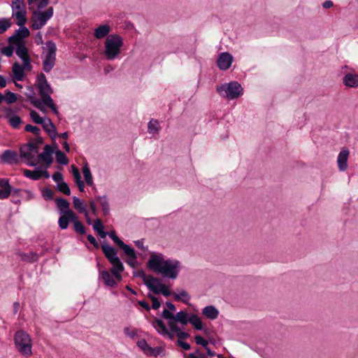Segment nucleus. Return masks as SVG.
<instances>
[{
	"instance_id": "obj_31",
	"label": "nucleus",
	"mask_w": 358,
	"mask_h": 358,
	"mask_svg": "<svg viewBox=\"0 0 358 358\" xmlns=\"http://www.w3.org/2000/svg\"><path fill=\"white\" fill-rule=\"evenodd\" d=\"M101 278L103 280L104 283L108 287H114L117 285L116 281L108 271H102L101 273Z\"/></svg>"
},
{
	"instance_id": "obj_18",
	"label": "nucleus",
	"mask_w": 358,
	"mask_h": 358,
	"mask_svg": "<svg viewBox=\"0 0 358 358\" xmlns=\"http://www.w3.org/2000/svg\"><path fill=\"white\" fill-rule=\"evenodd\" d=\"M76 213L73 210H68L65 215H62L58 220V224L61 229H66L69 226V222L75 220Z\"/></svg>"
},
{
	"instance_id": "obj_49",
	"label": "nucleus",
	"mask_w": 358,
	"mask_h": 358,
	"mask_svg": "<svg viewBox=\"0 0 358 358\" xmlns=\"http://www.w3.org/2000/svg\"><path fill=\"white\" fill-rule=\"evenodd\" d=\"M41 193L45 200H52L53 199L54 192L48 187H44L41 190Z\"/></svg>"
},
{
	"instance_id": "obj_27",
	"label": "nucleus",
	"mask_w": 358,
	"mask_h": 358,
	"mask_svg": "<svg viewBox=\"0 0 358 358\" xmlns=\"http://www.w3.org/2000/svg\"><path fill=\"white\" fill-rule=\"evenodd\" d=\"M96 200L98 201L100 203V206L102 209V212L103 215L106 216L110 213V204L108 199L106 195L103 196H96Z\"/></svg>"
},
{
	"instance_id": "obj_60",
	"label": "nucleus",
	"mask_w": 358,
	"mask_h": 358,
	"mask_svg": "<svg viewBox=\"0 0 358 358\" xmlns=\"http://www.w3.org/2000/svg\"><path fill=\"white\" fill-rule=\"evenodd\" d=\"M52 178L58 184L59 182L63 181V175L62 174V173L57 171L52 174Z\"/></svg>"
},
{
	"instance_id": "obj_3",
	"label": "nucleus",
	"mask_w": 358,
	"mask_h": 358,
	"mask_svg": "<svg viewBox=\"0 0 358 358\" xmlns=\"http://www.w3.org/2000/svg\"><path fill=\"white\" fill-rule=\"evenodd\" d=\"M123 45V39L118 34H111L108 36L105 41L104 55L108 60H113L120 53Z\"/></svg>"
},
{
	"instance_id": "obj_21",
	"label": "nucleus",
	"mask_w": 358,
	"mask_h": 358,
	"mask_svg": "<svg viewBox=\"0 0 358 358\" xmlns=\"http://www.w3.org/2000/svg\"><path fill=\"white\" fill-rule=\"evenodd\" d=\"M343 84L348 87H358V74L347 73L343 78Z\"/></svg>"
},
{
	"instance_id": "obj_2",
	"label": "nucleus",
	"mask_w": 358,
	"mask_h": 358,
	"mask_svg": "<svg viewBox=\"0 0 358 358\" xmlns=\"http://www.w3.org/2000/svg\"><path fill=\"white\" fill-rule=\"evenodd\" d=\"M14 344L17 352L24 357H29L32 355V341L26 331L19 330L15 332Z\"/></svg>"
},
{
	"instance_id": "obj_22",
	"label": "nucleus",
	"mask_w": 358,
	"mask_h": 358,
	"mask_svg": "<svg viewBox=\"0 0 358 358\" xmlns=\"http://www.w3.org/2000/svg\"><path fill=\"white\" fill-rule=\"evenodd\" d=\"M41 125L43 127V129L45 131V132H47L49 134V136L52 138H55L56 137V136H57L56 127L49 117L46 118L44 120L43 123L41 124Z\"/></svg>"
},
{
	"instance_id": "obj_13",
	"label": "nucleus",
	"mask_w": 358,
	"mask_h": 358,
	"mask_svg": "<svg viewBox=\"0 0 358 358\" xmlns=\"http://www.w3.org/2000/svg\"><path fill=\"white\" fill-rule=\"evenodd\" d=\"M234 61L233 56L227 52H221L217 57V67L221 70H227L230 68Z\"/></svg>"
},
{
	"instance_id": "obj_11",
	"label": "nucleus",
	"mask_w": 358,
	"mask_h": 358,
	"mask_svg": "<svg viewBox=\"0 0 358 358\" xmlns=\"http://www.w3.org/2000/svg\"><path fill=\"white\" fill-rule=\"evenodd\" d=\"M37 87L40 96L44 94H51L53 90L48 83L46 77L43 73H41L36 78Z\"/></svg>"
},
{
	"instance_id": "obj_48",
	"label": "nucleus",
	"mask_w": 358,
	"mask_h": 358,
	"mask_svg": "<svg viewBox=\"0 0 358 358\" xmlns=\"http://www.w3.org/2000/svg\"><path fill=\"white\" fill-rule=\"evenodd\" d=\"M137 345L146 354L149 353L150 347L145 339L138 341Z\"/></svg>"
},
{
	"instance_id": "obj_29",
	"label": "nucleus",
	"mask_w": 358,
	"mask_h": 358,
	"mask_svg": "<svg viewBox=\"0 0 358 358\" xmlns=\"http://www.w3.org/2000/svg\"><path fill=\"white\" fill-rule=\"evenodd\" d=\"M13 73L14 77L18 81L23 80L24 76V67L22 66L18 62H15L13 65Z\"/></svg>"
},
{
	"instance_id": "obj_4",
	"label": "nucleus",
	"mask_w": 358,
	"mask_h": 358,
	"mask_svg": "<svg viewBox=\"0 0 358 358\" xmlns=\"http://www.w3.org/2000/svg\"><path fill=\"white\" fill-rule=\"evenodd\" d=\"M55 152L56 161L61 165H66L69 160L66 155L61 150H57L55 151V148L50 145H46L44 148V151L38 155V159L44 161L46 164V167L48 168L53 162L52 153Z\"/></svg>"
},
{
	"instance_id": "obj_59",
	"label": "nucleus",
	"mask_w": 358,
	"mask_h": 358,
	"mask_svg": "<svg viewBox=\"0 0 358 358\" xmlns=\"http://www.w3.org/2000/svg\"><path fill=\"white\" fill-rule=\"evenodd\" d=\"M30 150L36 155L38 152V145L35 144L34 142H29L26 144Z\"/></svg>"
},
{
	"instance_id": "obj_17",
	"label": "nucleus",
	"mask_w": 358,
	"mask_h": 358,
	"mask_svg": "<svg viewBox=\"0 0 358 358\" xmlns=\"http://www.w3.org/2000/svg\"><path fill=\"white\" fill-rule=\"evenodd\" d=\"M27 92L25 93L26 96L29 99L30 103L40 110H43V107L41 100L36 97L34 90L31 86H27Z\"/></svg>"
},
{
	"instance_id": "obj_53",
	"label": "nucleus",
	"mask_w": 358,
	"mask_h": 358,
	"mask_svg": "<svg viewBox=\"0 0 358 358\" xmlns=\"http://www.w3.org/2000/svg\"><path fill=\"white\" fill-rule=\"evenodd\" d=\"M24 130L27 131L32 132L36 136H38L41 134L40 128L36 126H33L31 124H27L24 127Z\"/></svg>"
},
{
	"instance_id": "obj_6",
	"label": "nucleus",
	"mask_w": 358,
	"mask_h": 358,
	"mask_svg": "<svg viewBox=\"0 0 358 358\" xmlns=\"http://www.w3.org/2000/svg\"><path fill=\"white\" fill-rule=\"evenodd\" d=\"M217 91L222 96L234 99L242 94L243 88L238 82L232 81L227 85H222L217 87Z\"/></svg>"
},
{
	"instance_id": "obj_24",
	"label": "nucleus",
	"mask_w": 358,
	"mask_h": 358,
	"mask_svg": "<svg viewBox=\"0 0 358 358\" xmlns=\"http://www.w3.org/2000/svg\"><path fill=\"white\" fill-rule=\"evenodd\" d=\"M55 203L57 204L58 212L61 215H65L66 211L71 210L69 208V202L64 198H57L55 199Z\"/></svg>"
},
{
	"instance_id": "obj_23",
	"label": "nucleus",
	"mask_w": 358,
	"mask_h": 358,
	"mask_svg": "<svg viewBox=\"0 0 358 358\" xmlns=\"http://www.w3.org/2000/svg\"><path fill=\"white\" fill-rule=\"evenodd\" d=\"M134 277H140L143 280L144 284L148 287V285H151L152 282H158V278L152 275H146L144 271L140 270L133 272Z\"/></svg>"
},
{
	"instance_id": "obj_40",
	"label": "nucleus",
	"mask_w": 358,
	"mask_h": 358,
	"mask_svg": "<svg viewBox=\"0 0 358 358\" xmlns=\"http://www.w3.org/2000/svg\"><path fill=\"white\" fill-rule=\"evenodd\" d=\"M56 188L59 192H60L66 195L69 196L71 194L70 187H69V185L64 181H62L61 182H59L57 185Z\"/></svg>"
},
{
	"instance_id": "obj_28",
	"label": "nucleus",
	"mask_w": 358,
	"mask_h": 358,
	"mask_svg": "<svg viewBox=\"0 0 358 358\" xmlns=\"http://www.w3.org/2000/svg\"><path fill=\"white\" fill-rule=\"evenodd\" d=\"M202 313L210 320H215L219 315L218 310L213 306H207L202 310Z\"/></svg>"
},
{
	"instance_id": "obj_47",
	"label": "nucleus",
	"mask_w": 358,
	"mask_h": 358,
	"mask_svg": "<svg viewBox=\"0 0 358 358\" xmlns=\"http://www.w3.org/2000/svg\"><path fill=\"white\" fill-rule=\"evenodd\" d=\"M24 0H14L12 4L13 10H26L24 9Z\"/></svg>"
},
{
	"instance_id": "obj_14",
	"label": "nucleus",
	"mask_w": 358,
	"mask_h": 358,
	"mask_svg": "<svg viewBox=\"0 0 358 358\" xmlns=\"http://www.w3.org/2000/svg\"><path fill=\"white\" fill-rule=\"evenodd\" d=\"M148 288L155 294H162L164 296H169L173 294L166 286L161 282L159 278L158 282H154L151 285H148Z\"/></svg>"
},
{
	"instance_id": "obj_58",
	"label": "nucleus",
	"mask_w": 358,
	"mask_h": 358,
	"mask_svg": "<svg viewBox=\"0 0 358 358\" xmlns=\"http://www.w3.org/2000/svg\"><path fill=\"white\" fill-rule=\"evenodd\" d=\"M124 333L126 336L131 338H134L137 334L136 330L131 329L129 327H125L124 329Z\"/></svg>"
},
{
	"instance_id": "obj_46",
	"label": "nucleus",
	"mask_w": 358,
	"mask_h": 358,
	"mask_svg": "<svg viewBox=\"0 0 358 358\" xmlns=\"http://www.w3.org/2000/svg\"><path fill=\"white\" fill-rule=\"evenodd\" d=\"M3 96H4V100L8 104H11V103L15 102L17 100L16 94L9 90H7L6 92V94Z\"/></svg>"
},
{
	"instance_id": "obj_36",
	"label": "nucleus",
	"mask_w": 358,
	"mask_h": 358,
	"mask_svg": "<svg viewBox=\"0 0 358 358\" xmlns=\"http://www.w3.org/2000/svg\"><path fill=\"white\" fill-rule=\"evenodd\" d=\"M83 173L87 185L89 186H92L94 185L93 178L90 171V169L87 164L83 166Z\"/></svg>"
},
{
	"instance_id": "obj_57",
	"label": "nucleus",
	"mask_w": 358,
	"mask_h": 358,
	"mask_svg": "<svg viewBox=\"0 0 358 358\" xmlns=\"http://www.w3.org/2000/svg\"><path fill=\"white\" fill-rule=\"evenodd\" d=\"M1 53L7 57H11L13 54V47L12 45L4 47L1 50Z\"/></svg>"
},
{
	"instance_id": "obj_35",
	"label": "nucleus",
	"mask_w": 358,
	"mask_h": 358,
	"mask_svg": "<svg viewBox=\"0 0 358 358\" xmlns=\"http://www.w3.org/2000/svg\"><path fill=\"white\" fill-rule=\"evenodd\" d=\"M93 229L103 238L107 236L106 232L104 231V225L100 219H97L93 226Z\"/></svg>"
},
{
	"instance_id": "obj_62",
	"label": "nucleus",
	"mask_w": 358,
	"mask_h": 358,
	"mask_svg": "<svg viewBox=\"0 0 358 358\" xmlns=\"http://www.w3.org/2000/svg\"><path fill=\"white\" fill-rule=\"evenodd\" d=\"M50 3V0H37V8L41 10L46 7Z\"/></svg>"
},
{
	"instance_id": "obj_33",
	"label": "nucleus",
	"mask_w": 358,
	"mask_h": 358,
	"mask_svg": "<svg viewBox=\"0 0 358 358\" xmlns=\"http://www.w3.org/2000/svg\"><path fill=\"white\" fill-rule=\"evenodd\" d=\"M189 322L196 330L203 329V323L199 317L196 314H192L189 317Z\"/></svg>"
},
{
	"instance_id": "obj_30",
	"label": "nucleus",
	"mask_w": 358,
	"mask_h": 358,
	"mask_svg": "<svg viewBox=\"0 0 358 358\" xmlns=\"http://www.w3.org/2000/svg\"><path fill=\"white\" fill-rule=\"evenodd\" d=\"M17 255L21 257V259L22 261L29 262V263L36 262L38 259V255L36 252H30L28 253L18 252Z\"/></svg>"
},
{
	"instance_id": "obj_8",
	"label": "nucleus",
	"mask_w": 358,
	"mask_h": 358,
	"mask_svg": "<svg viewBox=\"0 0 358 358\" xmlns=\"http://www.w3.org/2000/svg\"><path fill=\"white\" fill-rule=\"evenodd\" d=\"M53 15V8L50 7L44 12H35L31 17V28L35 30L41 29Z\"/></svg>"
},
{
	"instance_id": "obj_55",
	"label": "nucleus",
	"mask_w": 358,
	"mask_h": 358,
	"mask_svg": "<svg viewBox=\"0 0 358 358\" xmlns=\"http://www.w3.org/2000/svg\"><path fill=\"white\" fill-rule=\"evenodd\" d=\"M148 296L152 302V308L155 310H157L161 306L160 301L158 300V299L156 296H155L153 295L149 294Z\"/></svg>"
},
{
	"instance_id": "obj_37",
	"label": "nucleus",
	"mask_w": 358,
	"mask_h": 358,
	"mask_svg": "<svg viewBox=\"0 0 358 358\" xmlns=\"http://www.w3.org/2000/svg\"><path fill=\"white\" fill-rule=\"evenodd\" d=\"M72 222L73 224V227L76 232L82 235L86 233V229L84 224L80 221L78 220V217L77 216L76 214L75 220H73Z\"/></svg>"
},
{
	"instance_id": "obj_15",
	"label": "nucleus",
	"mask_w": 358,
	"mask_h": 358,
	"mask_svg": "<svg viewBox=\"0 0 358 358\" xmlns=\"http://www.w3.org/2000/svg\"><path fill=\"white\" fill-rule=\"evenodd\" d=\"M350 151L347 148H341L337 158V164L338 170L343 172L348 169V159Z\"/></svg>"
},
{
	"instance_id": "obj_38",
	"label": "nucleus",
	"mask_w": 358,
	"mask_h": 358,
	"mask_svg": "<svg viewBox=\"0 0 358 358\" xmlns=\"http://www.w3.org/2000/svg\"><path fill=\"white\" fill-rule=\"evenodd\" d=\"M73 203L74 208L78 211V213H83L87 210L86 206L84 204L83 201L80 200L79 198L73 196Z\"/></svg>"
},
{
	"instance_id": "obj_64",
	"label": "nucleus",
	"mask_w": 358,
	"mask_h": 358,
	"mask_svg": "<svg viewBox=\"0 0 358 358\" xmlns=\"http://www.w3.org/2000/svg\"><path fill=\"white\" fill-rule=\"evenodd\" d=\"M134 243L136 246L143 251H146L148 250V248L144 246L143 239L136 241Z\"/></svg>"
},
{
	"instance_id": "obj_45",
	"label": "nucleus",
	"mask_w": 358,
	"mask_h": 358,
	"mask_svg": "<svg viewBox=\"0 0 358 358\" xmlns=\"http://www.w3.org/2000/svg\"><path fill=\"white\" fill-rule=\"evenodd\" d=\"M8 122L14 129H17L22 124V121L20 117L13 115L8 119Z\"/></svg>"
},
{
	"instance_id": "obj_52",
	"label": "nucleus",
	"mask_w": 358,
	"mask_h": 358,
	"mask_svg": "<svg viewBox=\"0 0 358 358\" xmlns=\"http://www.w3.org/2000/svg\"><path fill=\"white\" fill-rule=\"evenodd\" d=\"M10 27L8 20L3 18L0 20V34L5 32Z\"/></svg>"
},
{
	"instance_id": "obj_39",
	"label": "nucleus",
	"mask_w": 358,
	"mask_h": 358,
	"mask_svg": "<svg viewBox=\"0 0 358 358\" xmlns=\"http://www.w3.org/2000/svg\"><path fill=\"white\" fill-rule=\"evenodd\" d=\"M23 173L25 177L31 178L34 180H37L41 178V175L39 174V168H37L34 171L25 169L24 170Z\"/></svg>"
},
{
	"instance_id": "obj_43",
	"label": "nucleus",
	"mask_w": 358,
	"mask_h": 358,
	"mask_svg": "<svg viewBox=\"0 0 358 358\" xmlns=\"http://www.w3.org/2000/svg\"><path fill=\"white\" fill-rule=\"evenodd\" d=\"M159 122L157 120L152 119L148 125V131L150 134H155L159 131Z\"/></svg>"
},
{
	"instance_id": "obj_7",
	"label": "nucleus",
	"mask_w": 358,
	"mask_h": 358,
	"mask_svg": "<svg viewBox=\"0 0 358 358\" xmlns=\"http://www.w3.org/2000/svg\"><path fill=\"white\" fill-rule=\"evenodd\" d=\"M47 52L43 61V69L49 73L55 66L56 62V45L52 41L46 42Z\"/></svg>"
},
{
	"instance_id": "obj_9",
	"label": "nucleus",
	"mask_w": 358,
	"mask_h": 358,
	"mask_svg": "<svg viewBox=\"0 0 358 358\" xmlns=\"http://www.w3.org/2000/svg\"><path fill=\"white\" fill-rule=\"evenodd\" d=\"M113 242L117 244L120 248H122L124 252L129 257L137 259V255L134 248L130 247L129 245L124 243L116 234L115 231L106 232Z\"/></svg>"
},
{
	"instance_id": "obj_10",
	"label": "nucleus",
	"mask_w": 358,
	"mask_h": 358,
	"mask_svg": "<svg viewBox=\"0 0 358 358\" xmlns=\"http://www.w3.org/2000/svg\"><path fill=\"white\" fill-rule=\"evenodd\" d=\"M162 317L164 319H172L176 320V322L180 323L182 325H186L189 322V317L187 313L183 310L179 311L176 315H174L167 309H164L162 313Z\"/></svg>"
},
{
	"instance_id": "obj_1",
	"label": "nucleus",
	"mask_w": 358,
	"mask_h": 358,
	"mask_svg": "<svg viewBox=\"0 0 358 358\" xmlns=\"http://www.w3.org/2000/svg\"><path fill=\"white\" fill-rule=\"evenodd\" d=\"M147 266L164 278L174 280L179 274L180 262L177 259H164L162 254H152Z\"/></svg>"
},
{
	"instance_id": "obj_42",
	"label": "nucleus",
	"mask_w": 358,
	"mask_h": 358,
	"mask_svg": "<svg viewBox=\"0 0 358 358\" xmlns=\"http://www.w3.org/2000/svg\"><path fill=\"white\" fill-rule=\"evenodd\" d=\"M21 27L17 29L15 33L16 34V36H18L19 38H20L21 41H23L24 38H27L29 36L30 32L29 30L24 26H20Z\"/></svg>"
},
{
	"instance_id": "obj_63",
	"label": "nucleus",
	"mask_w": 358,
	"mask_h": 358,
	"mask_svg": "<svg viewBox=\"0 0 358 358\" xmlns=\"http://www.w3.org/2000/svg\"><path fill=\"white\" fill-rule=\"evenodd\" d=\"M87 240L89 241V242L91 244H92L94 248H99V244L96 241V238L92 234L87 235Z\"/></svg>"
},
{
	"instance_id": "obj_26",
	"label": "nucleus",
	"mask_w": 358,
	"mask_h": 358,
	"mask_svg": "<svg viewBox=\"0 0 358 358\" xmlns=\"http://www.w3.org/2000/svg\"><path fill=\"white\" fill-rule=\"evenodd\" d=\"M111 28L108 24H102L94 29V37L101 39L106 36L110 31Z\"/></svg>"
},
{
	"instance_id": "obj_44",
	"label": "nucleus",
	"mask_w": 358,
	"mask_h": 358,
	"mask_svg": "<svg viewBox=\"0 0 358 358\" xmlns=\"http://www.w3.org/2000/svg\"><path fill=\"white\" fill-rule=\"evenodd\" d=\"M30 117L31 118V120L36 123V124H41L43 123L44 120L45 119L43 118L42 117H41L39 115V114L36 112L35 110H31L30 111Z\"/></svg>"
},
{
	"instance_id": "obj_56",
	"label": "nucleus",
	"mask_w": 358,
	"mask_h": 358,
	"mask_svg": "<svg viewBox=\"0 0 358 358\" xmlns=\"http://www.w3.org/2000/svg\"><path fill=\"white\" fill-rule=\"evenodd\" d=\"M194 340L197 345H201L203 348L206 347L208 345V341L203 339L201 336H196L194 337Z\"/></svg>"
},
{
	"instance_id": "obj_32",
	"label": "nucleus",
	"mask_w": 358,
	"mask_h": 358,
	"mask_svg": "<svg viewBox=\"0 0 358 358\" xmlns=\"http://www.w3.org/2000/svg\"><path fill=\"white\" fill-rule=\"evenodd\" d=\"M16 54L21 59H24V58L29 57L28 55V49L24 44V42H19L17 44Z\"/></svg>"
},
{
	"instance_id": "obj_25",
	"label": "nucleus",
	"mask_w": 358,
	"mask_h": 358,
	"mask_svg": "<svg viewBox=\"0 0 358 358\" xmlns=\"http://www.w3.org/2000/svg\"><path fill=\"white\" fill-rule=\"evenodd\" d=\"M72 173L75 179V182L80 192H83L85 190V183L82 180L79 170L74 166H71Z\"/></svg>"
},
{
	"instance_id": "obj_54",
	"label": "nucleus",
	"mask_w": 358,
	"mask_h": 358,
	"mask_svg": "<svg viewBox=\"0 0 358 358\" xmlns=\"http://www.w3.org/2000/svg\"><path fill=\"white\" fill-rule=\"evenodd\" d=\"M163 352H164V349L162 347H156V348L150 347V350L148 355L157 357Z\"/></svg>"
},
{
	"instance_id": "obj_41",
	"label": "nucleus",
	"mask_w": 358,
	"mask_h": 358,
	"mask_svg": "<svg viewBox=\"0 0 358 358\" xmlns=\"http://www.w3.org/2000/svg\"><path fill=\"white\" fill-rule=\"evenodd\" d=\"M15 15L17 20V25L24 26L27 22L26 10L17 11Z\"/></svg>"
},
{
	"instance_id": "obj_16",
	"label": "nucleus",
	"mask_w": 358,
	"mask_h": 358,
	"mask_svg": "<svg viewBox=\"0 0 358 358\" xmlns=\"http://www.w3.org/2000/svg\"><path fill=\"white\" fill-rule=\"evenodd\" d=\"M152 327L159 334L162 336H167L170 339L173 338L174 334L169 331L162 319L156 318L152 322Z\"/></svg>"
},
{
	"instance_id": "obj_5",
	"label": "nucleus",
	"mask_w": 358,
	"mask_h": 358,
	"mask_svg": "<svg viewBox=\"0 0 358 358\" xmlns=\"http://www.w3.org/2000/svg\"><path fill=\"white\" fill-rule=\"evenodd\" d=\"M101 250L106 259L113 265L110 270L111 273H122L124 271V267L120 259L117 257V250L107 243L101 245Z\"/></svg>"
},
{
	"instance_id": "obj_19",
	"label": "nucleus",
	"mask_w": 358,
	"mask_h": 358,
	"mask_svg": "<svg viewBox=\"0 0 358 358\" xmlns=\"http://www.w3.org/2000/svg\"><path fill=\"white\" fill-rule=\"evenodd\" d=\"M12 192V187L7 178L0 179V199H4L9 196Z\"/></svg>"
},
{
	"instance_id": "obj_20",
	"label": "nucleus",
	"mask_w": 358,
	"mask_h": 358,
	"mask_svg": "<svg viewBox=\"0 0 358 358\" xmlns=\"http://www.w3.org/2000/svg\"><path fill=\"white\" fill-rule=\"evenodd\" d=\"M1 159L3 162L7 163L8 164L19 163L17 153L10 150H6L2 153Z\"/></svg>"
},
{
	"instance_id": "obj_51",
	"label": "nucleus",
	"mask_w": 358,
	"mask_h": 358,
	"mask_svg": "<svg viewBox=\"0 0 358 358\" xmlns=\"http://www.w3.org/2000/svg\"><path fill=\"white\" fill-rule=\"evenodd\" d=\"M168 320V325L169 327V331L172 332V334L175 333L176 331H179V327L177 324V322L176 320L172 319H166Z\"/></svg>"
},
{
	"instance_id": "obj_61",
	"label": "nucleus",
	"mask_w": 358,
	"mask_h": 358,
	"mask_svg": "<svg viewBox=\"0 0 358 358\" xmlns=\"http://www.w3.org/2000/svg\"><path fill=\"white\" fill-rule=\"evenodd\" d=\"M177 344L185 350H189L191 348V346L188 343L182 340H178Z\"/></svg>"
},
{
	"instance_id": "obj_34",
	"label": "nucleus",
	"mask_w": 358,
	"mask_h": 358,
	"mask_svg": "<svg viewBox=\"0 0 358 358\" xmlns=\"http://www.w3.org/2000/svg\"><path fill=\"white\" fill-rule=\"evenodd\" d=\"M173 296L176 301H182L187 304L191 299L190 295L184 289L181 290L178 294L173 293Z\"/></svg>"
},
{
	"instance_id": "obj_50",
	"label": "nucleus",
	"mask_w": 358,
	"mask_h": 358,
	"mask_svg": "<svg viewBox=\"0 0 358 358\" xmlns=\"http://www.w3.org/2000/svg\"><path fill=\"white\" fill-rule=\"evenodd\" d=\"M41 96L42 99V101H41L42 104L43 103L49 108L55 104L50 94H44Z\"/></svg>"
},
{
	"instance_id": "obj_12",
	"label": "nucleus",
	"mask_w": 358,
	"mask_h": 358,
	"mask_svg": "<svg viewBox=\"0 0 358 358\" xmlns=\"http://www.w3.org/2000/svg\"><path fill=\"white\" fill-rule=\"evenodd\" d=\"M34 154L30 150V148L26 145H22L20 148V157L22 159H24L27 165L29 166H36L38 160L36 162L32 161L34 158Z\"/></svg>"
}]
</instances>
